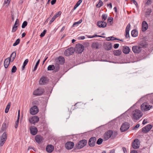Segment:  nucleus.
<instances>
[{"label":"nucleus","instance_id":"f257e3e1","mask_svg":"<svg viewBox=\"0 0 153 153\" xmlns=\"http://www.w3.org/2000/svg\"><path fill=\"white\" fill-rule=\"evenodd\" d=\"M132 118L136 120H138L143 115V114L139 110L136 109L133 111L132 113Z\"/></svg>","mask_w":153,"mask_h":153},{"label":"nucleus","instance_id":"f03ea898","mask_svg":"<svg viewBox=\"0 0 153 153\" xmlns=\"http://www.w3.org/2000/svg\"><path fill=\"white\" fill-rule=\"evenodd\" d=\"M87 143V141L86 140L83 139L79 141L78 143L75 146L77 149H80L86 146Z\"/></svg>","mask_w":153,"mask_h":153},{"label":"nucleus","instance_id":"7ed1b4c3","mask_svg":"<svg viewBox=\"0 0 153 153\" xmlns=\"http://www.w3.org/2000/svg\"><path fill=\"white\" fill-rule=\"evenodd\" d=\"M152 107V106L147 102H144L141 106V109L143 111H145L149 110Z\"/></svg>","mask_w":153,"mask_h":153},{"label":"nucleus","instance_id":"20e7f679","mask_svg":"<svg viewBox=\"0 0 153 153\" xmlns=\"http://www.w3.org/2000/svg\"><path fill=\"white\" fill-rule=\"evenodd\" d=\"M84 47L82 44H77L76 45V52L78 53H82L84 50Z\"/></svg>","mask_w":153,"mask_h":153},{"label":"nucleus","instance_id":"39448f33","mask_svg":"<svg viewBox=\"0 0 153 153\" xmlns=\"http://www.w3.org/2000/svg\"><path fill=\"white\" fill-rule=\"evenodd\" d=\"M130 127L129 123L127 122H124L121 126L120 130L121 132H123L127 131Z\"/></svg>","mask_w":153,"mask_h":153},{"label":"nucleus","instance_id":"423d86ee","mask_svg":"<svg viewBox=\"0 0 153 153\" xmlns=\"http://www.w3.org/2000/svg\"><path fill=\"white\" fill-rule=\"evenodd\" d=\"M7 139V134L6 132H4L0 138V146H2L4 144Z\"/></svg>","mask_w":153,"mask_h":153},{"label":"nucleus","instance_id":"0eeeda50","mask_svg":"<svg viewBox=\"0 0 153 153\" xmlns=\"http://www.w3.org/2000/svg\"><path fill=\"white\" fill-rule=\"evenodd\" d=\"M75 50L73 47L68 48L65 50L64 52V54L66 56H68L72 54L75 52Z\"/></svg>","mask_w":153,"mask_h":153},{"label":"nucleus","instance_id":"6e6552de","mask_svg":"<svg viewBox=\"0 0 153 153\" xmlns=\"http://www.w3.org/2000/svg\"><path fill=\"white\" fill-rule=\"evenodd\" d=\"M39 111V109L37 106L34 105L30 109V114L33 115H35Z\"/></svg>","mask_w":153,"mask_h":153},{"label":"nucleus","instance_id":"1a4fd4ad","mask_svg":"<svg viewBox=\"0 0 153 153\" xmlns=\"http://www.w3.org/2000/svg\"><path fill=\"white\" fill-rule=\"evenodd\" d=\"M142 50V49L139 45L133 46L132 47V51L135 53H139Z\"/></svg>","mask_w":153,"mask_h":153},{"label":"nucleus","instance_id":"9d476101","mask_svg":"<svg viewBox=\"0 0 153 153\" xmlns=\"http://www.w3.org/2000/svg\"><path fill=\"white\" fill-rule=\"evenodd\" d=\"M44 92V89L38 88L33 92V94L36 96H39L41 95Z\"/></svg>","mask_w":153,"mask_h":153},{"label":"nucleus","instance_id":"9b49d317","mask_svg":"<svg viewBox=\"0 0 153 153\" xmlns=\"http://www.w3.org/2000/svg\"><path fill=\"white\" fill-rule=\"evenodd\" d=\"M39 120V118L36 116H34L32 117V118H30L29 121L31 124H33L35 125V123H37Z\"/></svg>","mask_w":153,"mask_h":153},{"label":"nucleus","instance_id":"f8f14e48","mask_svg":"<svg viewBox=\"0 0 153 153\" xmlns=\"http://www.w3.org/2000/svg\"><path fill=\"white\" fill-rule=\"evenodd\" d=\"M96 141V138L95 137H91L89 140L88 144L90 147H94L95 146Z\"/></svg>","mask_w":153,"mask_h":153},{"label":"nucleus","instance_id":"ddd939ff","mask_svg":"<svg viewBox=\"0 0 153 153\" xmlns=\"http://www.w3.org/2000/svg\"><path fill=\"white\" fill-rule=\"evenodd\" d=\"M56 64L62 65L65 62V59L64 57L59 56L58 58L55 59Z\"/></svg>","mask_w":153,"mask_h":153},{"label":"nucleus","instance_id":"4468645a","mask_svg":"<svg viewBox=\"0 0 153 153\" xmlns=\"http://www.w3.org/2000/svg\"><path fill=\"white\" fill-rule=\"evenodd\" d=\"M139 140L137 139H135L132 143V146L135 149H137L139 147Z\"/></svg>","mask_w":153,"mask_h":153},{"label":"nucleus","instance_id":"2eb2a0df","mask_svg":"<svg viewBox=\"0 0 153 153\" xmlns=\"http://www.w3.org/2000/svg\"><path fill=\"white\" fill-rule=\"evenodd\" d=\"M112 134V131L108 130L104 134V139L105 140H107L110 137H111V135Z\"/></svg>","mask_w":153,"mask_h":153},{"label":"nucleus","instance_id":"dca6fc26","mask_svg":"<svg viewBox=\"0 0 153 153\" xmlns=\"http://www.w3.org/2000/svg\"><path fill=\"white\" fill-rule=\"evenodd\" d=\"M152 128L151 125H148L146 126L143 127L142 129V132L145 133H147L149 132Z\"/></svg>","mask_w":153,"mask_h":153},{"label":"nucleus","instance_id":"f3484780","mask_svg":"<svg viewBox=\"0 0 153 153\" xmlns=\"http://www.w3.org/2000/svg\"><path fill=\"white\" fill-rule=\"evenodd\" d=\"M48 82V79L45 76H42L40 79L39 83L41 85H43Z\"/></svg>","mask_w":153,"mask_h":153},{"label":"nucleus","instance_id":"a211bd4d","mask_svg":"<svg viewBox=\"0 0 153 153\" xmlns=\"http://www.w3.org/2000/svg\"><path fill=\"white\" fill-rule=\"evenodd\" d=\"M74 146V143L71 141H68L65 144V147L68 149H71L73 148Z\"/></svg>","mask_w":153,"mask_h":153},{"label":"nucleus","instance_id":"6ab92c4d","mask_svg":"<svg viewBox=\"0 0 153 153\" xmlns=\"http://www.w3.org/2000/svg\"><path fill=\"white\" fill-rule=\"evenodd\" d=\"M105 49L107 51L111 50L112 48L111 43L110 42L105 43L104 45Z\"/></svg>","mask_w":153,"mask_h":153},{"label":"nucleus","instance_id":"aec40b11","mask_svg":"<svg viewBox=\"0 0 153 153\" xmlns=\"http://www.w3.org/2000/svg\"><path fill=\"white\" fill-rule=\"evenodd\" d=\"M148 25L145 21L142 22V30L143 32L145 31L148 28Z\"/></svg>","mask_w":153,"mask_h":153},{"label":"nucleus","instance_id":"412c9836","mask_svg":"<svg viewBox=\"0 0 153 153\" xmlns=\"http://www.w3.org/2000/svg\"><path fill=\"white\" fill-rule=\"evenodd\" d=\"M30 131L31 134L33 135H35L37 133V128L34 126H31L30 128Z\"/></svg>","mask_w":153,"mask_h":153},{"label":"nucleus","instance_id":"4be33fe9","mask_svg":"<svg viewBox=\"0 0 153 153\" xmlns=\"http://www.w3.org/2000/svg\"><path fill=\"white\" fill-rule=\"evenodd\" d=\"M131 26V25L130 23L128 24L127 25L126 29V34H125V37L126 38H128L130 37V36L129 34V31L130 29V27Z\"/></svg>","mask_w":153,"mask_h":153},{"label":"nucleus","instance_id":"5701e85b","mask_svg":"<svg viewBox=\"0 0 153 153\" xmlns=\"http://www.w3.org/2000/svg\"><path fill=\"white\" fill-rule=\"evenodd\" d=\"M97 25L99 27L104 28L106 26L107 23L106 22L102 21H99Z\"/></svg>","mask_w":153,"mask_h":153},{"label":"nucleus","instance_id":"b1692460","mask_svg":"<svg viewBox=\"0 0 153 153\" xmlns=\"http://www.w3.org/2000/svg\"><path fill=\"white\" fill-rule=\"evenodd\" d=\"M35 139L36 142L39 143L42 142L43 140V138L41 135H38L36 136Z\"/></svg>","mask_w":153,"mask_h":153},{"label":"nucleus","instance_id":"393cba45","mask_svg":"<svg viewBox=\"0 0 153 153\" xmlns=\"http://www.w3.org/2000/svg\"><path fill=\"white\" fill-rule=\"evenodd\" d=\"M62 13L61 11H59L58 13L55 14L54 16L52 18L49 22V24H51V23L55 20V19L59 16Z\"/></svg>","mask_w":153,"mask_h":153},{"label":"nucleus","instance_id":"a878e982","mask_svg":"<svg viewBox=\"0 0 153 153\" xmlns=\"http://www.w3.org/2000/svg\"><path fill=\"white\" fill-rule=\"evenodd\" d=\"M11 59L8 58L5 59L4 62V66L5 68H7Z\"/></svg>","mask_w":153,"mask_h":153},{"label":"nucleus","instance_id":"bb28decb","mask_svg":"<svg viewBox=\"0 0 153 153\" xmlns=\"http://www.w3.org/2000/svg\"><path fill=\"white\" fill-rule=\"evenodd\" d=\"M138 45L142 49V48H146L148 45V44L147 42L144 41L140 43Z\"/></svg>","mask_w":153,"mask_h":153},{"label":"nucleus","instance_id":"cd10ccee","mask_svg":"<svg viewBox=\"0 0 153 153\" xmlns=\"http://www.w3.org/2000/svg\"><path fill=\"white\" fill-rule=\"evenodd\" d=\"M53 149L54 148L53 146L51 145H48L46 147V150L49 153L52 152Z\"/></svg>","mask_w":153,"mask_h":153},{"label":"nucleus","instance_id":"c85d7f7f","mask_svg":"<svg viewBox=\"0 0 153 153\" xmlns=\"http://www.w3.org/2000/svg\"><path fill=\"white\" fill-rule=\"evenodd\" d=\"M99 46L98 42H94L91 45V47L92 48L97 49L99 48Z\"/></svg>","mask_w":153,"mask_h":153},{"label":"nucleus","instance_id":"c756f323","mask_svg":"<svg viewBox=\"0 0 153 153\" xmlns=\"http://www.w3.org/2000/svg\"><path fill=\"white\" fill-rule=\"evenodd\" d=\"M152 12V10L151 8H148L145 12V17L146 18L149 17L151 15Z\"/></svg>","mask_w":153,"mask_h":153},{"label":"nucleus","instance_id":"7c9ffc66","mask_svg":"<svg viewBox=\"0 0 153 153\" xmlns=\"http://www.w3.org/2000/svg\"><path fill=\"white\" fill-rule=\"evenodd\" d=\"M130 51V49L129 47L126 46L123 47V52L125 54H128Z\"/></svg>","mask_w":153,"mask_h":153},{"label":"nucleus","instance_id":"2f4dec72","mask_svg":"<svg viewBox=\"0 0 153 153\" xmlns=\"http://www.w3.org/2000/svg\"><path fill=\"white\" fill-rule=\"evenodd\" d=\"M16 55V52H13L12 54H11L10 56V57H8V58L11 59V58H12V59H11V62H12L13 61L14 59H15Z\"/></svg>","mask_w":153,"mask_h":153},{"label":"nucleus","instance_id":"473e14b6","mask_svg":"<svg viewBox=\"0 0 153 153\" xmlns=\"http://www.w3.org/2000/svg\"><path fill=\"white\" fill-rule=\"evenodd\" d=\"M138 32L135 29L133 30L131 32V34L133 37H136L138 36Z\"/></svg>","mask_w":153,"mask_h":153},{"label":"nucleus","instance_id":"72a5a7b5","mask_svg":"<svg viewBox=\"0 0 153 153\" xmlns=\"http://www.w3.org/2000/svg\"><path fill=\"white\" fill-rule=\"evenodd\" d=\"M122 52L121 50H115L114 51V54L117 56H119L121 54Z\"/></svg>","mask_w":153,"mask_h":153},{"label":"nucleus","instance_id":"f704fd0d","mask_svg":"<svg viewBox=\"0 0 153 153\" xmlns=\"http://www.w3.org/2000/svg\"><path fill=\"white\" fill-rule=\"evenodd\" d=\"M6 124L4 123H3L1 127V130L0 131V133L2 132L5 130L6 129Z\"/></svg>","mask_w":153,"mask_h":153},{"label":"nucleus","instance_id":"c9c22d12","mask_svg":"<svg viewBox=\"0 0 153 153\" xmlns=\"http://www.w3.org/2000/svg\"><path fill=\"white\" fill-rule=\"evenodd\" d=\"M11 104V102H9L8 104L6 106V108H5V112L6 113H7L9 111V110L10 109V106Z\"/></svg>","mask_w":153,"mask_h":153},{"label":"nucleus","instance_id":"e433bc0d","mask_svg":"<svg viewBox=\"0 0 153 153\" xmlns=\"http://www.w3.org/2000/svg\"><path fill=\"white\" fill-rule=\"evenodd\" d=\"M117 134V133L116 131H112V134L111 135V138L112 139L115 138Z\"/></svg>","mask_w":153,"mask_h":153},{"label":"nucleus","instance_id":"4c0bfd02","mask_svg":"<svg viewBox=\"0 0 153 153\" xmlns=\"http://www.w3.org/2000/svg\"><path fill=\"white\" fill-rule=\"evenodd\" d=\"M55 69V66L54 65H49L48 67V71L53 70Z\"/></svg>","mask_w":153,"mask_h":153},{"label":"nucleus","instance_id":"58836bf2","mask_svg":"<svg viewBox=\"0 0 153 153\" xmlns=\"http://www.w3.org/2000/svg\"><path fill=\"white\" fill-rule=\"evenodd\" d=\"M107 17V16L106 14H103L102 16V21H104L105 20Z\"/></svg>","mask_w":153,"mask_h":153},{"label":"nucleus","instance_id":"ea45409f","mask_svg":"<svg viewBox=\"0 0 153 153\" xmlns=\"http://www.w3.org/2000/svg\"><path fill=\"white\" fill-rule=\"evenodd\" d=\"M103 139L101 138H100L97 140V144L98 145L101 144L103 142Z\"/></svg>","mask_w":153,"mask_h":153},{"label":"nucleus","instance_id":"a19ab883","mask_svg":"<svg viewBox=\"0 0 153 153\" xmlns=\"http://www.w3.org/2000/svg\"><path fill=\"white\" fill-rule=\"evenodd\" d=\"M39 62H40V59H39L37 61V62H36V64L35 65V66L34 67V69H33V71H35L36 69H37V67L39 65Z\"/></svg>","mask_w":153,"mask_h":153},{"label":"nucleus","instance_id":"79ce46f5","mask_svg":"<svg viewBox=\"0 0 153 153\" xmlns=\"http://www.w3.org/2000/svg\"><path fill=\"white\" fill-rule=\"evenodd\" d=\"M59 64H56L55 66V71L56 72L58 71L59 69Z\"/></svg>","mask_w":153,"mask_h":153},{"label":"nucleus","instance_id":"37998d69","mask_svg":"<svg viewBox=\"0 0 153 153\" xmlns=\"http://www.w3.org/2000/svg\"><path fill=\"white\" fill-rule=\"evenodd\" d=\"M20 42V39H18L16 40V41L13 44V46H15L17 45H18V44H19V43Z\"/></svg>","mask_w":153,"mask_h":153},{"label":"nucleus","instance_id":"c03bdc74","mask_svg":"<svg viewBox=\"0 0 153 153\" xmlns=\"http://www.w3.org/2000/svg\"><path fill=\"white\" fill-rule=\"evenodd\" d=\"M16 70H17V68H16V66L15 65L13 66V67L12 69H11V73H15L16 72Z\"/></svg>","mask_w":153,"mask_h":153},{"label":"nucleus","instance_id":"a18cd8bd","mask_svg":"<svg viewBox=\"0 0 153 153\" xmlns=\"http://www.w3.org/2000/svg\"><path fill=\"white\" fill-rule=\"evenodd\" d=\"M27 21H24L22 26V28H25L27 26Z\"/></svg>","mask_w":153,"mask_h":153},{"label":"nucleus","instance_id":"49530a36","mask_svg":"<svg viewBox=\"0 0 153 153\" xmlns=\"http://www.w3.org/2000/svg\"><path fill=\"white\" fill-rule=\"evenodd\" d=\"M103 5V2L101 1V0L99 1V2L98 4H97V7H99L102 6Z\"/></svg>","mask_w":153,"mask_h":153},{"label":"nucleus","instance_id":"de8ad7c7","mask_svg":"<svg viewBox=\"0 0 153 153\" xmlns=\"http://www.w3.org/2000/svg\"><path fill=\"white\" fill-rule=\"evenodd\" d=\"M19 24V21L18 19H17L13 26H18Z\"/></svg>","mask_w":153,"mask_h":153},{"label":"nucleus","instance_id":"09e8293b","mask_svg":"<svg viewBox=\"0 0 153 153\" xmlns=\"http://www.w3.org/2000/svg\"><path fill=\"white\" fill-rule=\"evenodd\" d=\"M82 21V19H80L79 21L76 22H75L74 23L73 25V27H74V26L76 25H78L79 24H80Z\"/></svg>","mask_w":153,"mask_h":153},{"label":"nucleus","instance_id":"8fccbe9b","mask_svg":"<svg viewBox=\"0 0 153 153\" xmlns=\"http://www.w3.org/2000/svg\"><path fill=\"white\" fill-rule=\"evenodd\" d=\"M17 28L18 26H13L12 29V32H15L17 30Z\"/></svg>","mask_w":153,"mask_h":153},{"label":"nucleus","instance_id":"3c124183","mask_svg":"<svg viewBox=\"0 0 153 153\" xmlns=\"http://www.w3.org/2000/svg\"><path fill=\"white\" fill-rule=\"evenodd\" d=\"M46 31H47L46 30H44L41 33V34L40 35V36L41 37H43L45 35V33H46Z\"/></svg>","mask_w":153,"mask_h":153},{"label":"nucleus","instance_id":"603ef678","mask_svg":"<svg viewBox=\"0 0 153 153\" xmlns=\"http://www.w3.org/2000/svg\"><path fill=\"white\" fill-rule=\"evenodd\" d=\"M19 118H18L16 122V125L15 126V127L16 128H17L18 127V124H19Z\"/></svg>","mask_w":153,"mask_h":153},{"label":"nucleus","instance_id":"864d4df0","mask_svg":"<svg viewBox=\"0 0 153 153\" xmlns=\"http://www.w3.org/2000/svg\"><path fill=\"white\" fill-rule=\"evenodd\" d=\"M119 40V39L117 38L114 37L113 36H111L110 39H108V41H110V40Z\"/></svg>","mask_w":153,"mask_h":153},{"label":"nucleus","instance_id":"5fc2aeb1","mask_svg":"<svg viewBox=\"0 0 153 153\" xmlns=\"http://www.w3.org/2000/svg\"><path fill=\"white\" fill-rule=\"evenodd\" d=\"M10 1V0H5L4 1V4H8Z\"/></svg>","mask_w":153,"mask_h":153},{"label":"nucleus","instance_id":"6e6d98bb","mask_svg":"<svg viewBox=\"0 0 153 153\" xmlns=\"http://www.w3.org/2000/svg\"><path fill=\"white\" fill-rule=\"evenodd\" d=\"M131 2H133L136 6L138 5L137 2L135 0H131Z\"/></svg>","mask_w":153,"mask_h":153},{"label":"nucleus","instance_id":"4d7b16f0","mask_svg":"<svg viewBox=\"0 0 153 153\" xmlns=\"http://www.w3.org/2000/svg\"><path fill=\"white\" fill-rule=\"evenodd\" d=\"M119 45L118 44H115L114 45V48L115 49L117 48L119 46Z\"/></svg>","mask_w":153,"mask_h":153},{"label":"nucleus","instance_id":"13d9d810","mask_svg":"<svg viewBox=\"0 0 153 153\" xmlns=\"http://www.w3.org/2000/svg\"><path fill=\"white\" fill-rule=\"evenodd\" d=\"M28 62V59H26L25 61H24L23 65H26L27 64V63Z\"/></svg>","mask_w":153,"mask_h":153},{"label":"nucleus","instance_id":"bf43d9fd","mask_svg":"<svg viewBox=\"0 0 153 153\" xmlns=\"http://www.w3.org/2000/svg\"><path fill=\"white\" fill-rule=\"evenodd\" d=\"M140 126V124H137L135 126L133 127V129H135L136 128H139Z\"/></svg>","mask_w":153,"mask_h":153},{"label":"nucleus","instance_id":"052dcab7","mask_svg":"<svg viewBox=\"0 0 153 153\" xmlns=\"http://www.w3.org/2000/svg\"><path fill=\"white\" fill-rule=\"evenodd\" d=\"M82 0H79L76 4H77V5H78V6H79L82 2Z\"/></svg>","mask_w":153,"mask_h":153},{"label":"nucleus","instance_id":"680f3d73","mask_svg":"<svg viewBox=\"0 0 153 153\" xmlns=\"http://www.w3.org/2000/svg\"><path fill=\"white\" fill-rule=\"evenodd\" d=\"M122 149L124 153H127V151L126 148L124 147H123L122 148Z\"/></svg>","mask_w":153,"mask_h":153},{"label":"nucleus","instance_id":"e2e57ef3","mask_svg":"<svg viewBox=\"0 0 153 153\" xmlns=\"http://www.w3.org/2000/svg\"><path fill=\"white\" fill-rule=\"evenodd\" d=\"M56 1V0H52L51 3L52 5L55 4Z\"/></svg>","mask_w":153,"mask_h":153},{"label":"nucleus","instance_id":"0e129e2a","mask_svg":"<svg viewBox=\"0 0 153 153\" xmlns=\"http://www.w3.org/2000/svg\"><path fill=\"white\" fill-rule=\"evenodd\" d=\"M151 3V0H148L146 4L148 5L150 4Z\"/></svg>","mask_w":153,"mask_h":153},{"label":"nucleus","instance_id":"69168bd1","mask_svg":"<svg viewBox=\"0 0 153 153\" xmlns=\"http://www.w3.org/2000/svg\"><path fill=\"white\" fill-rule=\"evenodd\" d=\"M112 20H113V19H111L110 17L108 18V22H112Z\"/></svg>","mask_w":153,"mask_h":153},{"label":"nucleus","instance_id":"338daca9","mask_svg":"<svg viewBox=\"0 0 153 153\" xmlns=\"http://www.w3.org/2000/svg\"><path fill=\"white\" fill-rule=\"evenodd\" d=\"M85 38V37L84 36H80V37H79L78 38V39H82V40H83V39H84Z\"/></svg>","mask_w":153,"mask_h":153},{"label":"nucleus","instance_id":"774afa93","mask_svg":"<svg viewBox=\"0 0 153 153\" xmlns=\"http://www.w3.org/2000/svg\"><path fill=\"white\" fill-rule=\"evenodd\" d=\"M131 153H137V152L136 150H133L131 151Z\"/></svg>","mask_w":153,"mask_h":153}]
</instances>
